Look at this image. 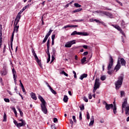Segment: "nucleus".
Returning <instances> with one entry per match:
<instances>
[{
    "mask_svg": "<svg viewBox=\"0 0 129 129\" xmlns=\"http://www.w3.org/2000/svg\"><path fill=\"white\" fill-rule=\"evenodd\" d=\"M38 99H39V100H40L41 102L40 105L42 111L45 114H47V112H48V110H47V107H46V104H47L46 101H45L43 97H42V96L40 95H38Z\"/></svg>",
    "mask_w": 129,
    "mask_h": 129,
    "instance_id": "1",
    "label": "nucleus"
},
{
    "mask_svg": "<svg viewBox=\"0 0 129 129\" xmlns=\"http://www.w3.org/2000/svg\"><path fill=\"white\" fill-rule=\"evenodd\" d=\"M123 81V76L121 75L118 78V80L115 82V85L116 89H119L122 85V82Z\"/></svg>",
    "mask_w": 129,
    "mask_h": 129,
    "instance_id": "2",
    "label": "nucleus"
},
{
    "mask_svg": "<svg viewBox=\"0 0 129 129\" xmlns=\"http://www.w3.org/2000/svg\"><path fill=\"white\" fill-rule=\"evenodd\" d=\"M19 120V121H21V123H18L17 120H14V123L15 124V125H16V126H17V127L20 128L21 126H24L26 124V121H25L24 119H20Z\"/></svg>",
    "mask_w": 129,
    "mask_h": 129,
    "instance_id": "3",
    "label": "nucleus"
},
{
    "mask_svg": "<svg viewBox=\"0 0 129 129\" xmlns=\"http://www.w3.org/2000/svg\"><path fill=\"white\" fill-rule=\"evenodd\" d=\"M74 44H76V40H74L70 41L66 43L64 47H66V48H71L72 45H74Z\"/></svg>",
    "mask_w": 129,
    "mask_h": 129,
    "instance_id": "4",
    "label": "nucleus"
},
{
    "mask_svg": "<svg viewBox=\"0 0 129 129\" xmlns=\"http://www.w3.org/2000/svg\"><path fill=\"white\" fill-rule=\"evenodd\" d=\"M112 66H113V58H112V56H110L109 64L107 67L108 70H110V69L112 68Z\"/></svg>",
    "mask_w": 129,
    "mask_h": 129,
    "instance_id": "5",
    "label": "nucleus"
},
{
    "mask_svg": "<svg viewBox=\"0 0 129 129\" xmlns=\"http://www.w3.org/2000/svg\"><path fill=\"white\" fill-rule=\"evenodd\" d=\"M17 20L15 19L14 22V28L13 33H18V30H19V26L18 25L19 22H17Z\"/></svg>",
    "mask_w": 129,
    "mask_h": 129,
    "instance_id": "6",
    "label": "nucleus"
},
{
    "mask_svg": "<svg viewBox=\"0 0 129 129\" xmlns=\"http://www.w3.org/2000/svg\"><path fill=\"white\" fill-rule=\"evenodd\" d=\"M127 104V98H125L124 99L123 102L122 104V113H123V108H125V105Z\"/></svg>",
    "mask_w": 129,
    "mask_h": 129,
    "instance_id": "7",
    "label": "nucleus"
},
{
    "mask_svg": "<svg viewBox=\"0 0 129 129\" xmlns=\"http://www.w3.org/2000/svg\"><path fill=\"white\" fill-rule=\"evenodd\" d=\"M12 73L13 75V79L14 80V82L15 84H17V72H16V70H15V69H12Z\"/></svg>",
    "mask_w": 129,
    "mask_h": 129,
    "instance_id": "8",
    "label": "nucleus"
},
{
    "mask_svg": "<svg viewBox=\"0 0 129 129\" xmlns=\"http://www.w3.org/2000/svg\"><path fill=\"white\" fill-rule=\"evenodd\" d=\"M34 56L35 57V59L36 62L38 64L39 67H40V68H43V66H42V63H41V60L39 59V58L37 56V54L34 55Z\"/></svg>",
    "mask_w": 129,
    "mask_h": 129,
    "instance_id": "9",
    "label": "nucleus"
},
{
    "mask_svg": "<svg viewBox=\"0 0 129 129\" xmlns=\"http://www.w3.org/2000/svg\"><path fill=\"white\" fill-rule=\"evenodd\" d=\"M23 12H24V11H23V10H21L20 11V12L17 15L15 20H17V23H18V22H20V20H21V17H22V16L21 15L22 14V13H23Z\"/></svg>",
    "mask_w": 129,
    "mask_h": 129,
    "instance_id": "10",
    "label": "nucleus"
},
{
    "mask_svg": "<svg viewBox=\"0 0 129 129\" xmlns=\"http://www.w3.org/2000/svg\"><path fill=\"white\" fill-rule=\"evenodd\" d=\"M99 86H100V82H99V79H96L95 81L94 87H95L96 88H99Z\"/></svg>",
    "mask_w": 129,
    "mask_h": 129,
    "instance_id": "11",
    "label": "nucleus"
},
{
    "mask_svg": "<svg viewBox=\"0 0 129 129\" xmlns=\"http://www.w3.org/2000/svg\"><path fill=\"white\" fill-rule=\"evenodd\" d=\"M119 69H120V62L119 60V58H118L117 64H116V67H115V70H116V71H118V70H119Z\"/></svg>",
    "mask_w": 129,
    "mask_h": 129,
    "instance_id": "12",
    "label": "nucleus"
},
{
    "mask_svg": "<svg viewBox=\"0 0 129 129\" xmlns=\"http://www.w3.org/2000/svg\"><path fill=\"white\" fill-rule=\"evenodd\" d=\"M103 15H105V16H107L109 18H110L111 19L113 18L112 14L109 12H107L105 11H104L103 12Z\"/></svg>",
    "mask_w": 129,
    "mask_h": 129,
    "instance_id": "13",
    "label": "nucleus"
},
{
    "mask_svg": "<svg viewBox=\"0 0 129 129\" xmlns=\"http://www.w3.org/2000/svg\"><path fill=\"white\" fill-rule=\"evenodd\" d=\"M125 114L127 116L129 115V105H126L125 107Z\"/></svg>",
    "mask_w": 129,
    "mask_h": 129,
    "instance_id": "14",
    "label": "nucleus"
},
{
    "mask_svg": "<svg viewBox=\"0 0 129 129\" xmlns=\"http://www.w3.org/2000/svg\"><path fill=\"white\" fill-rule=\"evenodd\" d=\"M112 107H113V104H106L105 108L107 110H109V109H110V108H112Z\"/></svg>",
    "mask_w": 129,
    "mask_h": 129,
    "instance_id": "15",
    "label": "nucleus"
},
{
    "mask_svg": "<svg viewBox=\"0 0 129 129\" xmlns=\"http://www.w3.org/2000/svg\"><path fill=\"white\" fill-rule=\"evenodd\" d=\"M94 123V117L92 116L91 118V121L89 124V126H92Z\"/></svg>",
    "mask_w": 129,
    "mask_h": 129,
    "instance_id": "16",
    "label": "nucleus"
},
{
    "mask_svg": "<svg viewBox=\"0 0 129 129\" xmlns=\"http://www.w3.org/2000/svg\"><path fill=\"white\" fill-rule=\"evenodd\" d=\"M30 96L31 98H32V99H34V100H37V96H36V94L31 92L30 93Z\"/></svg>",
    "mask_w": 129,
    "mask_h": 129,
    "instance_id": "17",
    "label": "nucleus"
},
{
    "mask_svg": "<svg viewBox=\"0 0 129 129\" xmlns=\"http://www.w3.org/2000/svg\"><path fill=\"white\" fill-rule=\"evenodd\" d=\"M119 61H120L121 62V64L122 66H125V61L124 60V59L123 58H119Z\"/></svg>",
    "mask_w": 129,
    "mask_h": 129,
    "instance_id": "18",
    "label": "nucleus"
},
{
    "mask_svg": "<svg viewBox=\"0 0 129 129\" xmlns=\"http://www.w3.org/2000/svg\"><path fill=\"white\" fill-rule=\"evenodd\" d=\"M112 26L113 27V28H115V29H116V30L119 31H121V28L118 25H114L112 24Z\"/></svg>",
    "mask_w": 129,
    "mask_h": 129,
    "instance_id": "19",
    "label": "nucleus"
},
{
    "mask_svg": "<svg viewBox=\"0 0 129 129\" xmlns=\"http://www.w3.org/2000/svg\"><path fill=\"white\" fill-rule=\"evenodd\" d=\"M88 75L86 74H84L82 75H81V76L80 77V79H81V80H83L84 78H86V77H87Z\"/></svg>",
    "mask_w": 129,
    "mask_h": 129,
    "instance_id": "20",
    "label": "nucleus"
},
{
    "mask_svg": "<svg viewBox=\"0 0 129 129\" xmlns=\"http://www.w3.org/2000/svg\"><path fill=\"white\" fill-rule=\"evenodd\" d=\"M14 32H13L12 35V37H11V45L12 49H13V41H14Z\"/></svg>",
    "mask_w": 129,
    "mask_h": 129,
    "instance_id": "21",
    "label": "nucleus"
},
{
    "mask_svg": "<svg viewBox=\"0 0 129 129\" xmlns=\"http://www.w3.org/2000/svg\"><path fill=\"white\" fill-rule=\"evenodd\" d=\"M68 96H67V95H64L63 99L64 102H68Z\"/></svg>",
    "mask_w": 129,
    "mask_h": 129,
    "instance_id": "22",
    "label": "nucleus"
},
{
    "mask_svg": "<svg viewBox=\"0 0 129 129\" xmlns=\"http://www.w3.org/2000/svg\"><path fill=\"white\" fill-rule=\"evenodd\" d=\"M49 89H50L51 92H52V93H53V94H54V95L57 94V92H56V91H55V90H54L53 89V88H52V87H49Z\"/></svg>",
    "mask_w": 129,
    "mask_h": 129,
    "instance_id": "23",
    "label": "nucleus"
},
{
    "mask_svg": "<svg viewBox=\"0 0 129 129\" xmlns=\"http://www.w3.org/2000/svg\"><path fill=\"white\" fill-rule=\"evenodd\" d=\"M113 108V113L114 114H116L117 111H116V105L115 104L114 105V107H112Z\"/></svg>",
    "mask_w": 129,
    "mask_h": 129,
    "instance_id": "24",
    "label": "nucleus"
},
{
    "mask_svg": "<svg viewBox=\"0 0 129 129\" xmlns=\"http://www.w3.org/2000/svg\"><path fill=\"white\" fill-rule=\"evenodd\" d=\"M8 74V71L7 70H5L4 71H2V76H5Z\"/></svg>",
    "mask_w": 129,
    "mask_h": 129,
    "instance_id": "25",
    "label": "nucleus"
},
{
    "mask_svg": "<svg viewBox=\"0 0 129 129\" xmlns=\"http://www.w3.org/2000/svg\"><path fill=\"white\" fill-rule=\"evenodd\" d=\"M94 21L95 22H96V23H99L100 24H102V25H104V22H102V21H100L97 19H95L94 20Z\"/></svg>",
    "mask_w": 129,
    "mask_h": 129,
    "instance_id": "26",
    "label": "nucleus"
},
{
    "mask_svg": "<svg viewBox=\"0 0 129 129\" xmlns=\"http://www.w3.org/2000/svg\"><path fill=\"white\" fill-rule=\"evenodd\" d=\"M79 34L82 36H88V34L87 32H79Z\"/></svg>",
    "mask_w": 129,
    "mask_h": 129,
    "instance_id": "27",
    "label": "nucleus"
},
{
    "mask_svg": "<svg viewBox=\"0 0 129 129\" xmlns=\"http://www.w3.org/2000/svg\"><path fill=\"white\" fill-rule=\"evenodd\" d=\"M82 11V8H79L78 9H76L74 10L73 13H78L79 12H81Z\"/></svg>",
    "mask_w": 129,
    "mask_h": 129,
    "instance_id": "28",
    "label": "nucleus"
},
{
    "mask_svg": "<svg viewBox=\"0 0 129 129\" xmlns=\"http://www.w3.org/2000/svg\"><path fill=\"white\" fill-rule=\"evenodd\" d=\"M71 35V36H74L75 35H79V32H77V31H75L73 33H72Z\"/></svg>",
    "mask_w": 129,
    "mask_h": 129,
    "instance_id": "29",
    "label": "nucleus"
},
{
    "mask_svg": "<svg viewBox=\"0 0 129 129\" xmlns=\"http://www.w3.org/2000/svg\"><path fill=\"white\" fill-rule=\"evenodd\" d=\"M121 26L122 27V28H125V22H124V21H122L121 23Z\"/></svg>",
    "mask_w": 129,
    "mask_h": 129,
    "instance_id": "30",
    "label": "nucleus"
},
{
    "mask_svg": "<svg viewBox=\"0 0 129 129\" xmlns=\"http://www.w3.org/2000/svg\"><path fill=\"white\" fill-rule=\"evenodd\" d=\"M52 32H53V30H50L48 33L45 36L47 37V38H49V36L51 35V33H52Z\"/></svg>",
    "mask_w": 129,
    "mask_h": 129,
    "instance_id": "31",
    "label": "nucleus"
},
{
    "mask_svg": "<svg viewBox=\"0 0 129 129\" xmlns=\"http://www.w3.org/2000/svg\"><path fill=\"white\" fill-rule=\"evenodd\" d=\"M2 33H0V48L2 47V45H3V41H2Z\"/></svg>",
    "mask_w": 129,
    "mask_h": 129,
    "instance_id": "32",
    "label": "nucleus"
},
{
    "mask_svg": "<svg viewBox=\"0 0 129 129\" xmlns=\"http://www.w3.org/2000/svg\"><path fill=\"white\" fill-rule=\"evenodd\" d=\"M81 62L83 64L84 62H86V57H84L82 59H81Z\"/></svg>",
    "mask_w": 129,
    "mask_h": 129,
    "instance_id": "33",
    "label": "nucleus"
},
{
    "mask_svg": "<svg viewBox=\"0 0 129 129\" xmlns=\"http://www.w3.org/2000/svg\"><path fill=\"white\" fill-rule=\"evenodd\" d=\"M19 112H20V116L23 117V111H22V110H21V109L20 108H17Z\"/></svg>",
    "mask_w": 129,
    "mask_h": 129,
    "instance_id": "34",
    "label": "nucleus"
},
{
    "mask_svg": "<svg viewBox=\"0 0 129 129\" xmlns=\"http://www.w3.org/2000/svg\"><path fill=\"white\" fill-rule=\"evenodd\" d=\"M74 6L76 8H81V5H79L78 3H75Z\"/></svg>",
    "mask_w": 129,
    "mask_h": 129,
    "instance_id": "35",
    "label": "nucleus"
},
{
    "mask_svg": "<svg viewBox=\"0 0 129 129\" xmlns=\"http://www.w3.org/2000/svg\"><path fill=\"white\" fill-rule=\"evenodd\" d=\"M3 121H7V114L4 113Z\"/></svg>",
    "mask_w": 129,
    "mask_h": 129,
    "instance_id": "36",
    "label": "nucleus"
},
{
    "mask_svg": "<svg viewBox=\"0 0 129 129\" xmlns=\"http://www.w3.org/2000/svg\"><path fill=\"white\" fill-rule=\"evenodd\" d=\"M100 79L101 80H102V81H104V80L106 79V77H105V76H103L101 77Z\"/></svg>",
    "mask_w": 129,
    "mask_h": 129,
    "instance_id": "37",
    "label": "nucleus"
},
{
    "mask_svg": "<svg viewBox=\"0 0 129 129\" xmlns=\"http://www.w3.org/2000/svg\"><path fill=\"white\" fill-rule=\"evenodd\" d=\"M50 58H51V55L48 54V58H47V63H49V62H50Z\"/></svg>",
    "mask_w": 129,
    "mask_h": 129,
    "instance_id": "38",
    "label": "nucleus"
},
{
    "mask_svg": "<svg viewBox=\"0 0 129 129\" xmlns=\"http://www.w3.org/2000/svg\"><path fill=\"white\" fill-rule=\"evenodd\" d=\"M48 39V37L46 36L45 37L44 39L43 40V43L44 44V43H46V41Z\"/></svg>",
    "mask_w": 129,
    "mask_h": 129,
    "instance_id": "39",
    "label": "nucleus"
},
{
    "mask_svg": "<svg viewBox=\"0 0 129 129\" xmlns=\"http://www.w3.org/2000/svg\"><path fill=\"white\" fill-rule=\"evenodd\" d=\"M80 115H79V119L80 120H82V113L81 112H80Z\"/></svg>",
    "mask_w": 129,
    "mask_h": 129,
    "instance_id": "40",
    "label": "nucleus"
},
{
    "mask_svg": "<svg viewBox=\"0 0 129 129\" xmlns=\"http://www.w3.org/2000/svg\"><path fill=\"white\" fill-rule=\"evenodd\" d=\"M13 110L15 114V116H17V110H16V108H13Z\"/></svg>",
    "mask_w": 129,
    "mask_h": 129,
    "instance_id": "41",
    "label": "nucleus"
},
{
    "mask_svg": "<svg viewBox=\"0 0 129 129\" xmlns=\"http://www.w3.org/2000/svg\"><path fill=\"white\" fill-rule=\"evenodd\" d=\"M67 28H71V25H68L64 26L62 28V29H67Z\"/></svg>",
    "mask_w": 129,
    "mask_h": 129,
    "instance_id": "42",
    "label": "nucleus"
},
{
    "mask_svg": "<svg viewBox=\"0 0 129 129\" xmlns=\"http://www.w3.org/2000/svg\"><path fill=\"white\" fill-rule=\"evenodd\" d=\"M120 96H121V97H122V96H124V91H121Z\"/></svg>",
    "mask_w": 129,
    "mask_h": 129,
    "instance_id": "43",
    "label": "nucleus"
},
{
    "mask_svg": "<svg viewBox=\"0 0 129 129\" xmlns=\"http://www.w3.org/2000/svg\"><path fill=\"white\" fill-rule=\"evenodd\" d=\"M83 99L84 100V101H85V102H88V99H87L86 97H84Z\"/></svg>",
    "mask_w": 129,
    "mask_h": 129,
    "instance_id": "44",
    "label": "nucleus"
},
{
    "mask_svg": "<svg viewBox=\"0 0 129 129\" xmlns=\"http://www.w3.org/2000/svg\"><path fill=\"white\" fill-rule=\"evenodd\" d=\"M119 32L121 33V34H122L123 36L125 37V34H124V32H123L122 29H121V30H120Z\"/></svg>",
    "mask_w": 129,
    "mask_h": 129,
    "instance_id": "45",
    "label": "nucleus"
},
{
    "mask_svg": "<svg viewBox=\"0 0 129 129\" xmlns=\"http://www.w3.org/2000/svg\"><path fill=\"white\" fill-rule=\"evenodd\" d=\"M76 22H77V23H80L83 21H84V20L83 19H81V20H75Z\"/></svg>",
    "mask_w": 129,
    "mask_h": 129,
    "instance_id": "46",
    "label": "nucleus"
},
{
    "mask_svg": "<svg viewBox=\"0 0 129 129\" xmlns=\"http://www.w3.org/2000/svg\"><path fill=\"white\" fill-rule=\"evenodd\" d=\"M103 12L104 11H97L95 12V13H97L98 14H103Z\"/></svg>",
    "mask_w": 129,
    "mask_h": 129,
    "instance_id": "47",
    "label": "nucleus"
},
{
    "mask_svg": "<svg viewBox=\"0 0 129 129\" xmlns=\"http://www.w3.org/2000/svg\"><path fill=\"white\" fill-rule=\"evenodd\" d=\"M88 97H89V99H92V95H91V93L89 94Z\"/></svg>",
    "mask_w": 129,
    "mask_h": 129,
    "instance_id": "48",
    "label": "nucleus"
},
{
    "mask_svg": "<svg viewBox=\"0 0 129 129\" xmlns=\"http://www.w3.org/2000/svg\"><path fill=\"white\" fill-rule=\"evenodd\" d=\"M54 60H55V56H54V54H53L51 56V62H53V61H54Z\"/></svg>",
    "mask_w": 129,
    "mask_h": 129,
    "instance_id": "49",
    "label": "nucleus"
},
{
    "mask_svg": "<svg viewBox=\"0 0 129 129\" xmlns=\"http://www.w3.org/2000/svg\"><path fill=\"white\" fill-rule=\"evenodd\" d=\"M116 3L120 5L121 7H122V3L121 2L118 1V0H116Z\"/></svg>",
    "mask_w": 129,
    "mask_h": 129,
    "instance_id": "50",
    "label": "nucleus"
},
{
    "mask_svg": "<svg viewBox=\"0 0 129 129\" xmlns=\"http://www.w3.org/2000/svg\"><path fill=\"white\" fill-rule=\"evenodd\" d=\"M87 119H89L90 118V116L89 115V113L88 112H87Z\"/></svg>",
    "mask_w": 129,
    "mask_h": 129,
    "instance_id": "51",
    "label": "nucleus"
},
{
    "mask_svg": "<svg viewBox=\"0 0 129 129\" xmlns=\"http://www.w3.org/2000/svg\"><path fill=\"white\" fill-rule=\"evenodd\" d=\"M81 110H84V105H82V106L80 107Z\"/></svg>",
    "mask_w": 129,
    "mask_h": 129,
    "instance_id": "52",
    "label": "nucleus"
},
{
    "mask_svg": "<svg viewBox=\"0 0 129 129\" xmlns=\"http://www.w3.org/2000/svg\"><path fill=\"white\" fill-rule=\"evenodd\" d=\"M73 74H74V78H77V76H76V72L75 71H73Z\"/></svg>",
    "mask_w": 129,
    "mask_h": 129,
    "instance_id": "53",
    "label": "nucleus"
},
{
    "mask_svg": "<svg viewBox=\"0 0 129 129\" xmlns=\"http://www.w3.org/2000/svg\"><path fill=\"white\" fill-rule=\"evenodd\" d=\"M73 119L74 120V122H76V117L75 116H73Z\"/></svg>",
    "mask_w": 129,
    "mask_h": 129,
    "instance_id": "54",
    "label": "nucleus"
},
{
    "mask_svg": "<svg viewBox=\"0 0 129 129\" xmlns=\"http://www.w3.org/2000/svg\"><path fill=\"white\" fill-rule=\"evenodd\" d=\"M22 91L24 93V94H26V90H25V87H22Z\"/></svg>",
    "mask_w": 129,
    "mask_h": 129,
    "instance_id": "55",
    "label": "nucleus"
},
{
    "mask_svg": "<svg viewBox=\"0 0 129 129\" xmlns=\"http://www.w3.org/2000/svg\"><path fill=\"white\" fill-rule=\"evenodd\" d=\"M4 101H5V102H10V99H9L8 98H5Z\"/></svg>",
    "mask_w": 129,
    "mask_h": 129,
    "instance_id": "56",
    "label": "nucleus"
},
{
    "mask_svg": "<svg viewBox=\"0 0 129 129\" xmlns=\"http://www.w3.org/2000/svg\"><path fill=\"white\" fill-rule=\"evenodd\" d=\"M27 8H29V5H27V6H25V7H24L22 9V10L23 11V12H24V11H25V10L27 9Z\"/></svg>",
    "mask_w": 129,
    "mask_h": 129,
    "instance_id": "57",
    "label": "nucleus"
},
{
    "mask_svg": "<svg viewBox=\"0 0 129 129\" xmlns=\"http://www.w3.org/2000/svg\"><path fill=\"white\" fill-rule=\"evenodd\" d=\"M52 53L53 55H55V54L56 53V50L55 49V48L52 49Z\"/></svg>",
    "mask_w": 129,
    "mask_h": 129,
    "instance_id": "58",
    "label": "nucleus"
},
{
    "mask_svg": "<svg viewBox=\"0 0 129 129\" xmlns=\"http://www.w3.org/2000/svg\"><path fill=\"white\" fill-rule=\"evenodd\" d=\"M55 36H56V35L55 34H53L51 36V39L53 40H55Z\"/></svg>",
    "mask_w": 129,
    "mask_h": 129,
    "instance_id": "59",
    "label": "nucleus"
},
{
    "mask_svg": "<svg viewBox=\"0 0 129 129\" xmlns=\"http://www.w3.org/2000/svg\"><path fill=\"white\" fill-rule=\"evenodd\" d=\"M107 73L109 74V75H111V74H112V71L108 70Z\"/></svg>",
    "mask_w": 129,
    "mask_h": 129,
    "instance_id": "60",
    "label": "nucleus"
},
{
    "mask_svg": "<svg viewBox=\"0 0 129 129\" xmlns=\"http://www.w3.org/2000/svg\"><path fill=\"white\" fill-rule=\"evenodd\" d=\"M88 54V52L85 51L83 53V56H86V55Z\"/></svg>",
    "mask_w": 129,
    "mask_h": 129,
    "instance_id": "61",
    "label": "nucleus"
},
{
    "mask_svg": "<svg viewBox=\"0 0 129 129\" xmlns=\"http://www.w3.org/2000/svg\"><path fill=\"white\" fill-rule=\"evenodd\" d=\"M57 121H58V119H57V118H54L53 122H57Z\"/></svg>",
    "mask_w": 129,
    "mask_h": 129,
    "instance_id": "62",
    "label": "nucleus"
},
{
    "mask_svg": "<svg viewBox=\"0 0 129 129\" xmlns=\"http://www.w3.org/2000/svg\"><path fill=\"white\" fill-rule=\"evenodd\" d=\"M70 123H71L72 125H73V121L71 119H70Z\"/></svg>",
    "mask_w": 129,
    "mask_h": 129,
    "instance_id": "63",
    "label": "nucleus"
},
{
    "mask_svg": "<svg viewBox=\"0 0 129 129\" xmlns=\"http://www.w3.org/2000/svg\"><path fill=\"white\" fill-rule=\"evenodd\" d=\"M32 52L33 56L36 55V52H35V50L34 49L32 50Z\"/></svg>",
    "mask_w": 129,
    "mask_h": 129,
    "instance_id": "64",
    "label": "nucleus"
}]
</instances>
